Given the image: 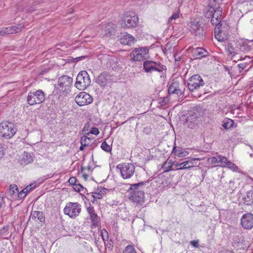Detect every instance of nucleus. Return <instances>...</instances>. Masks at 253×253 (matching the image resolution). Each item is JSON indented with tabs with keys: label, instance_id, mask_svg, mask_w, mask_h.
I'll list each match as a JSON object with an SVG mask.
<instances>
[{
	"label": "nucleus",
	"instance_id": "1",
	"mask_svg": "<svg viewBox=\"0 0 253 253\" xmlns=\"http://www.w3.org/2000/svg\"><path fill=\"white\" fill-rule=\"evenodd\" d=\"M147 181H142L131 184L127 191L130 193L129 199L137 204L142 205L144 202V192L143 190Z\"/></svg>",
	"mask_w": 253,
	"mask_h": 253
},
{
	"label": "nucleus",
	"instance_id": "2",
	"mask_svg": "<svg viewBox=\"0 0 253 253\" xmlns=\"http://www.w3.org/2000/svg\"><path fill=\"white\" fill-rule=\"evenodd\" d=\"M90 83L91 80L87 72L82 71L77 77L75 86L78 89L83 90L90 84Z\"/></svg>",
	"mask_w": 253,
	"mask_h": 253
},
{
	"label": "nucleus",
	"instance_id": "3",
	"mask_svg": "<svg viewBox=\"0 0 253 253\" xmlns=\"http://www.w3.org/2000/svg\"><path fill=\"white\" fill-rule=\"evenodd\" d=\"M13 124L8 122H2L0 124V135L6 139L13 137L16 132Z\"/></svg>",
	"mask_w": 253,
	"mask_h": 253
},
{
	"label": "nucleus",
	"instance_id": "4",
	"mask_svg": "<svg viewBox=\"0 0 253 253\" xmlns=\"http://www.w3.org/2000/svg\"><path fill=\"white\" fill-rule=\"evenodd\" d=\"M143 68L144 72L147 74H151L154 71L161 73L166 69V67L160 62L146 60L143 62Z\"/></svg>",
	"mask_w": 253,
	"mask_h": 253
},
{
	"label": "nucleus",
	"instance_id": "5",
	"mask_svg": "<svg viewBox=\"0 0 253 253\" xmlns=\"http://www.w3.org/2000/svg\"><path fill=\"white\" fill-rule=\"evenodd\" d=\"M45 96L44 93L41 89L30 91L27 97V101L31 106L40 104L44 101Z\"/></svg>",
	"mask_w": 253,
	"mask_h": 253
},
{
	"label": "nucleus",
	"instance_id": "6",
	"mask_svg": "<svg viewBox=\"0 0 253 253\" xmlns=\"http://www.w3.org/2000/svg\"><path fill=\"white\" fill-rule=\"evenodd\" d=\"M117 169L120 170L122 177L124 179L131 178L135 171V167L131 163H122L117 166Z\"/></svg>",
	"mask_w": 253,
	"mask_h": 253
},
{
	"label": "nucleus",
	"instance_id": "7",
	"mask_svg": "<svg viewBox=\"0 0 253 253\" xmlns=\"http://www.w3.org/2000/svg\"><path fill=\"white\" fill-rule=\"evenodd\" d=\"M124 22L122 23V27L126 28H134L136 27L138 23V17L135 13L133 12H126L124 17Z\"/></svg>",
	"mask_w": 253,
	"mask_h": 253
},
{
	"label": "nucleus",
	"instance_id": "8",
	"mask_svg": "<svg viewBox=\"0 0 253 253\" xmlns=\"http://www.w3.org/2000/svg\"><path fill=\"white\" fill-rule=\"evenodd\" d=\"M147 47H139L132 51L130 56L133 61H140L149 58Z\"/></svg>",
	"mask_w": 253,
	"mask_h": 253
},
{
	"label": "nucleus",
	"instance_id": "9",
	"mask_svg": "<svg viewBox=\"0 0 253 253\" xmlns=\"http://www.w3.org/2000/svg\"><path fill=\"white\" fill-rule=\"evenodd\" d=\"M205 85V82L202 77L198 75H194L188 80L187 86L189 90L193 92Z\"/></svg>",
	"mask_w": 253,
	"mask_h": 253
},
{
	"label": "nucleus",
	"instance_id": "10",
	"mask_svg": "<svg viewBox=\"0 0 253 253\" xmlns=\"http://www.w3.org/2000/svg\"><path fill=\"white\" fill-rule=\"evenodd\" d=\"M81 211V205L78 203H68L64 209V213L72 218L77 216Z\"/></svg>",
	"mask_w": 253,
	"mask_h": 253
},
{
	"label": "nucleus",
	"instance_id": "11",
	"mask_svg": "<svg viewBox=\"0 0 253 253\" xmlns=\"http://www.w3.org/2000/svg\"><path fill=\"white\" fill-rule=\"evenodd\" d=\"M72 82V78L66 75L62 76L58 79L57 89L60 92H67L69 90Z\"/></svg>",
	"mask_w": 253,
	"mask_h": 253
},
{
	"label": "nucleus",
	"instance_id": "12",
	"mask_svg": "<svg viewBox=\"0 0 253 253\" xmlns=\"http://www.w3.org/2000/svg\"><path fill=\"white\" fill-rule=\"evenodd\" d=\"M188 26L189 31L191 33L199 37H201L203 35V27L202 24L196 19H195L188 24Z\"/></svg>",
	"mask_w": 253,
	"mask_h": 253
},
{
	"label": "nucleus",
	"instance_id": "13",
	"mask_svg": "<svg viewBox=\"0 0 253 253\" xmlns=\"http://www.w3.org/2000/svg\"><path fill=\"white\" fill-rule=\"evenodd\" d=\"M198 115L194 111H188L184 125L188 127L193 129L198 124Z\"/></svg>",
	"mask_w": 253,
	"mask_h": 253
},
{
	"label": "nucleus",
	"instance_id": "14",
	"mask_svg": "<svg viewBox=\"0 0 253 253\" xmlns=\"http://www.w3.org/2000/svg\"><path fill=\"white\" fill-rule=\"evenodd\" d=\"M93 101L91 96L85 92L80 93L75 97V101L80 106H84L90 104Z\"/></svg>",
	"mask_w": 253,
	"mask_h": 253
},
{
	"label": "nucleus",
	"instance_id": "15",
	"mask_svg": "<svg viewBox=\"0 0 253 253\" xmlns=\"http://www.w3.org/2000/svg\"><path fill=\"white\" fill-rule=\"evenodd\" d=\"M241 224L245 229H251L253 227V214L249 212L244 214L241 218Z\"/></svg>",
	"mask_w": 253,
	"mask_h": 253
},
{
	"label": "nucleus",
	"instance_id": "16",
	"mask_svg": "<svg viewBox=\"0 0 253 253\" xmlns=\"http://www.w3.org/2000/svg\"><path fill=\"white\" fill-rule=\"evenodd\" d=\"M112 81V76L106 72H104L98 76L96 79L95 82L100 86L104 87L110 83Z\"/></svg>",
	"mask_w": 253,
	"mask_h": 253
},
{
	"label": "nucleus",
	"instance_id": "17",
	"mask_svg": "<svg viewBox=\"0 0 253 253\" xmlns=\"http://www.w3.org/2000/svg\"><path fill=\"white\" fill-rule=\"evenodd\" d=\"M196 160H200V159L192 158L188 161H184L180 164L178 163L176 161H174L172 162V164L175 167L176 170L189 169L194 167L193 161Z\"/></svg>",
	"mask_w": 253,
	"mask_h": 253
},
{
	"label": "nucleus",
	"instance_id": "18",
	"mask_svg": "<svg viewBox=\"0 0 253 253\" xmlns=\"http://www.w3.org/2000/svg\"><path fill=\"white\" fill-rule=\"evenodd\" d=\"M212 15L211 22L212 25L216 26L222 25L221 21V16L222 13V9H212Z\"/></svg>",
	"mask_w": 253,
	"mask_h": 253
},
{
	"label": "nucleus",
	"instance_id": "19",
	"mask_svg": "<svg viewBox=\"0 0 253 253\" xmlns=\"http://www.w3.org/2000/svg\"><path fill=\"white\" fill-rule=\"evenodd\" d=\"M23 28V26L21 25L16 26H10L6 28H2L0 30V36H3L7 34H11L14 33H18Z\"/></svg>",
	"mask_w": 253,
	"mask_h": 253
},
{
	"label": "nucleus",
	"instance_id": "20",
	"mask_svg": "<svg viewBox=\"0 0 253 253\" xmlns=\"http://www.w3.org/2000/svg\"><path fill=\"white\" fill-rule=\"evenodd\" d=\"M215 38L219 42H223L226 40V36L225 32L223 30L222 25L216 26L214 28Z\"/></svg>",
	"mask_w": 253,
	"mask_h": 253
},
{
	"label": "nucleus",
	"instance_id": "21",
	"mask_svg": "<svg viewBox=\"0 0 253 253\" xmlns=\"http://www.w3.org/2000/svg\"><path fill=\"white\" fill-rule=\"evenodd\" d=\"M87 212L89 215V218L91 221V226L92 227H97L98 225V216L95 212L93 207H88L87 209Z\"/></svg>",
	"mask_w": 253,
	"mask_h": 253
},
{
	"label": "nucleus",
	"instance_id": "22",
	"mask_svg": "<svg viewBox=\"0 0 253 253\" xmlns=\"http://www.w3.org/2000/svg\"><path fill=\"white\" fill-rule=\"evenodd\" d=\"M120 42L123 44L131 45L135 42V39L130 34L126 33L121 38Z\"/></svg>",
	"mask_w": 253,
	"mask_h": 253
},
{
	"label": "nucleus",
	"instance_id": "23",
	"mask_svg": "<svg viewBox=\"0 0 253 253\" xmlns=\"http://www.w3.org/2000/svg\"><path fill=\"white\" fill-rule=\"evenodd\" d=\"M244 204L247 206L253 205V190H251L247 192L242 198Z\"/></svg>",
	"mask_w": 253,
	"mask_h": 253
},
{
	"label": "nucleus",
	"instance_id": "24",
	"mask_svg": "<svg viewBox=\"0 0 253 253\" xmlns=\"http://www.w3.org/2000/svg\"><path fill=\"white\" fill-rule=\"evenodd\" d=\"M209 53L203 48H197L194 52L195 59H201L203 57L208 56Z\"/></svg>",
	"mask_w": 253,
	"mask_h": 253
},
{
	"label": "nucleus",
	"instance_id": "25",
	"mask_svg": "<svg viewBox=\"0 0 253 253\" xmlns=\"http://www.w3.org/2000/svg\"><path fill=\"white\" fill-rule=\"evenodd\" d=\"M119 66L118 59L115 56H111L108 58L107 62V66L109 69L116 70Z\"/></svg>",
	"mask_w": 253,
	"mask_h": 253
},
{
	"label": "nucleus",
	"instance_id": "26",
	"mask_svg": "<svg viewBox=\"0 0 253 253\" xmlns=\"http://www.w3.org/2000/svg\"><path fill=\"white\" fill-rule=\"evenodd\" d=\"M223 0H209L208 5L212 9H222L221 5H223Z\"/></svg>",
	"mask_w": 253,
	"mask_h": 253
},
{
	"label": "nucleus",
	"instance_id": "27",
	"mask_svg": "<svg viewBox=\"0 0 253 253\" xmlns=\"http://www.w3.org/2000/svg\"><path fill=\"white\" fill-rule=\"evenodd\" d=\"M227 51L228 54L229 55H231L232 58H233L234 56H235V58L237 59L238 60H241L242 59V56H239V57L235 56L236 55L238 54V48H235L233 47V45H232L231 43L229 44L228 45Z\"/></svg>",
	"mask_w": 253,
	"mask_h": 253
},
{
	"label": "nucleus",
	"instance_id": "28",
	"mask_svg": "<svg viewBox=\"0 0 253 253\" xmlns=\"http://www.w3.org/2000/svg\"><path fill=\"white\" fill-rule=\"evenodd\" d=\"M172 154H173L175 156L178 158H181L187 156L189 152L187 151L184 150L182 148L177 149L176 146H173Z\"/></svg>",
	"mask_w": 253,
	"mask_h": 253
},
{
	"label": "nucleus",
	"instance_id": "29",
	"mask_svg": "<svg viewBox=\"0 0 253 253\" xmlns=\"http://www.w3.org/2000/svg\"><path fill=\"white\" fill-rule=\"evenodd\" d=\"M30 217L32 219L38 218L41 222L43 223L45 221V218L44 215L42 211H33L31 212Z\"/></svg>",
	"mask_w": 253,
	"mask_h": 253
},
{
	"label": "nucleus",
	"instance_id": "30",
	"mask_svg": "<svg viewBox=\"0 0 253 253\" xmlns=\"http://www.w3.org/2000/svg\"><path fill=\"white\" fill-rule=\"evenodd\" d=\"M234 122L233 120L229 118H225L222 122V126L225 129H229L234 127Z\"/></svg>",
	"mask_w": 253,
	"mask_h": 253
},
{
	"label": "nucleus",
	"instance_id": "31",
	"mask_svg": "<svg viewBox=\"0 0 253 253\" xmlns=\"http://www.w3.org/2000/svg\"><path fill=\"white\" fill-rule=\"evenodd\" d=\"M33 162V158L30 154L24 152L23 157L21 160V163L23 165H27Z\"/></svg>",
	"mask_w": 253,
	"mask_h": 253
},
{
	"label": "nucleus",
	"instance_id": "32",
	"mask_svg": "<svg viewBox=\"0 0 253 253\" xmlns=\"http://www.w3.org/2000/svg\"><path fill=\"white\" fill-rule=\"evenodd\" d=\"M107 189L102 188L101 190L97 189L96 192L93 193L95 195H92L94 199H100L103 197V196L106 194Z\"/></svg>",
	"mask_w": 253,
	"mask_h": 253
},
{
	"label": "nucleus",
	"instance_id": "33",
	"mask_svg": "<svg viewBox=\"0 0 253 253\" xmlns=\"http://www.w3.org/2000/svg\"><path fill=\"white\" fill-rule=\"evenodd\" d=\"M103 30L104 31V33L102 34V35L108 36L113 32L114 29L112 27V24L108 23L104 26Z\"/></svg>",
	"mask_w": 253,
	"mask_h": 253
},
{
	"label": "nucleus",
	"instance_id": "34",
	"mask_svg": "<svg viewBox=\"0 0 253 253\" xmlns=\"http://www.w3.org/2000/svg\"><path fill=\"white\" fill-rule=\"evenodd\" d=\"M237 48L238 49V51L247 53L251 50V47L247 43H244L242 44H240L239 46H237Z\"/></svg>",
	"mask_w": 253,
	"mask_h": 253
},
{
	"label": "nucleus",
	"instance_id": "35",
	"mask_svg": "<svg viewBox=\"0 0 253 253\" xmlns=\"http://www.w3.org/2000/svg\"><path fill=\"white\" fill-rule=\"evenodd\" d=\"M218 165L221 167H226V165H227V163L226 162H228V160L226 157L218 155Z\"/></svg>",
	"mask_w": 253,
	"mask_h": 253
},
{
	"label": "nucleus",
	"instance_id": "36",
	"mask_svg": "<svg viewBox=\"0 0 253 253\" xmlns=\"http://www.w3.org/2000/svg\"><path fill=\"white\" fill-rule=\"evenodd\" d=\"M179 84L177 82H173L169 86L168 88V92L169 94H174L176 89L179 87Z\"/></svg>",
	"mask_w": 253,
	"mask_h": 253
},
{
	"label": "nucleus",
	"instance_id": "37",
	"mask_svg": "<svg viewBox=\"0 0 253 253\" xmlns=\"http://www.w3.org/2000/svg\"><path fill=\"white\" fill-rule=\"evenodd\" d=\"M172 163L166 161L164 164L162 168L164 172H168L172 169Z\"/></svg>",
	"mask_w": 253,
	"mask_h": 253
},
{
	"label": "nucleus",
	"instance_id": "38",
	"mask_svg": "<svg viewBox=\"0 0 253 253\" xmlns=\"http://www.w3.org/2000/svg\"><path fill=\"white\" fill-rule=\"evenodd\" d=\"M15 192H18V188L17 185L15 184L11 185L8 192V194L12 197L14 195Z\"/></svg>",
	"mask_w": 253,
	"mask_h": 253
},
{
	"label": "nucleus",
	"instance_id": "39",
	"mask_svg": "<svg viewBox=\"0 0 253 253\" xmlns=\"http://www.w3.org/2000/svg\"><path fill=\"white\" fill-rule=\"evenodd\" d=\"M227 163V165H226V167L230 169L233 171H238L239 170L238 167L236 166L234 163L231 162L230 161L226 162Z\"/></svg>",
	"mask_w": 253,
	"mask_h": 253
},
{
	"label": "nucleus",
	"instance_id": "40",
	"mask_svg": "<svg viewBox=\"0 0 253 253\" xmlns=\"http://www.w3.org/2000/svg\"><path fill=\"white\" fill-rule=\"evenodd\" d=\"M179 17V14L178 12H175L168 19V23L169 24H173V21L175 20Z\"/></svg>",
	"mask_w": 253,
	"mask_h": 253
},
{
	"label": "nucleus",
	"instance_id": "41",
	"mask_svg": "<svg viewBox=\"0 0 253 253\" xmlns=\"http://www.w3.org/2000/svg\"><path fill=\"white\" fill-rule=\"evenodd\" d=\"M123 253H136V252L132 246L128 245L125 247Z\"/></svg>",
	"mask_w": 253,
	"mask_h": 253
},
{
	"label": "nucleus",
	"instance_id": "42",
	"mask_svg": "<svg viewBox=\"0 0 253 253\" xmlns=\"http://www.w3.org/2000/svg\"><path fill=\"white\" fill-rule=\"evenodd\" d=\"M101 148L102 150L107 152L111 151V147L107 143L106 141H104L101 145Z\"/></svg>",
	"mask_w": 253,
	"mask_h": 253
},
{
	"label": "nucleus",
	"instance_id": "43",
	"mask_svg": "<svg viewBox=\"0 0 253 253\" xmlns=\"http://www.w3.org/2000/svg\"><path fill=\"white\" fill-rule=\"evenodd\" d=\"M101 236L103 240L105 242L106 240H108L109 238V235L108 232L105 229H103L101 231Z\"/></svg>",
	"mask_w": 253,
	"mask_h": 253
},
{
	"label": "nucleus",
	"instance_id": "44",
	"mask_svg": "<svg viewBox=\"0 0 253 253\" xmlns=\"http://www.w3.org/2000/svg\"><path fill=\"white\" fill-rule=\"evenodd\" d=\"M218 156L217 157H212L210 158H208V162L211 165H214L216 164H218Z\"/></svg>",
	"mask_w": 253,
	"mask_h": 253
},
{
	"label": "nucleus",
	"instance_id": "45",
	"mask_svg": "<svg viewBox=\"0 0 253 253\" xmlns=\"http://www.w3.org/2000/svg\"><path fill=\"white\" fill-rule=\"evenodd\" d=\"M35 185L33 186V184H31L27 186L25 188L23 189L22 190L24 191V193L27 195L29 192H30L32 189L35 188Z\"/></svg>",
	"mask_w": 253,
	"mask_h": 253
},
{
	"label": "nucleus",
	"instance_id": "46",
	"mask_svg": "<svg viewBox=\"0 0 253 253\" xmlns=\"http://www.w3.org/2000/svg\"><path fill=\"white\" fill-rule=\"evenodd\" d=\"M74 188L76 191L81 192L84 189V187L80 184H76L74 185Z\"/></svg>",
	"mask_w": 253,
	"mask_h": 253
},
{
	"label": "nucleus",
	"instance_id": "47",
	"mask_svg": "<svg viewBox=\"0 0 253 253\" xmlns=\"http://www.w3.org/2000/svg\"><path fill=\"white\" fill-rule=\"evenodd\" d=\"M212 11L211 10V8L209 7V9L208 11H207L205 12V16L207 18H212Z\"/></svg>",
	"mask_w": 253,
	"mask_h": 253
},
{
	"label": "nucleus",
	"instance_id": "48",
	"mask_svg": "<svg viewBox=\"0 0 253 253\" xmlns=\"http://www.w3.org/2000/svg\"><path fill=\"white\" fill-rule=\"evenodd\" d=\"M89 133L97 135L99 133V130L98 128L93 127L91 128Z\"/></svg>",
	"mask_w": 253,
	"mask_h": 253
},
{
	"label": "nucleus",
	"instance_id": "49",
	"mask_svg": "<svg viewBox=\"0 0 253 253\" xmlns=\"http://www.w3.org/2000/svg\"><path fill=\"white\" fill-rule=\"evenodd\" d=\"M17 193H18V198L19 199H22L24 198L26 196V194L24 193V191H23L22 190L20 192L18 191V192H17Z\"/></svg>",
	"mask_w": 253,
	"mask_h": 253
},
{
	"label": "nucleus",
	"instance_id": "50",
	"mask_svg": "<svg viewBox=\"0 0 253 253\" xmlns=\"http://www.w3.org/2000/svg\"><path fill=\"white\" fill-rule=\"evenodd\" d=\"M69 183L73 185H75L77 182V179L75 177H71L68 180Z\"/></svg>",
	"mask_w": 253,
	"mask_h": 253
},
{
	"label": "nucleus",
	"instance_id": "51",
	"mask_svg": "<svg viewBox=\"0 0 253 253\" xmlns=\"http://www.w3.org/2000/svg\"><path fill=\"white\" fill-rule=\"evenodd\" d=\"M247 64L245 63L239 64L238 66L240 68L239 72L241 73L244 69L246 68Z\"/></svg>",
	"mask_w": 253,
	"mask_h": 253
},
{
	"label": "nucleus",
	"instance_id": "52",
	"mask_svg": "<svg viewBox=\"0 0 253 253\" xmlns=\"http://www.w3.org/2000/svg\"><path fill=\"white\" fill-rule=\"evenodd\" d=\"M190 244L195 248H198L199 246L198 240H193L190 242Z\"/></svg>",
	"mask_w": 253,
	"mask_h": 253
},
{
	"label": "nucleus",
	"instance_id": "53",
	"mask_svg": "<svg viewBox=\"0 0 253 253\" xmlns=\"http://www.w3.org/2000/svg\"><path fill=\"white\" fill-rule=\"evenodd\" d=\"M4 155V152L3 150V148L1 144H0V160L3 157Z\"/></svg>",
	"mask_w": 253,
	"mask_h": 253
},
{
	"label": "nucleus",
	"instance_id": "54",
	"mask_svg": "<svg viewBox=\"0 0 253 253\" xmlns=\"http://www.w3.org/2000/svg\"><path fill=\"white\" fill-rule=\"evenodd\" d=\"M182 93V90L179 88V87L176 89L174 91V94H176L178 96H180Z\"/></svg>",
	"mask_w": 253,
	"mask_h": 253
},
{
	"label": "nucleus",
	"instance_id": "55",
	"mask_svg": "<svg viewBox=\"0 0 253 253\" xmlns=\"http://www.w3.org/2000/svg\"><path fill=\"white\" fill-rule=\"evenodd\" d=\"M84 170H85V168L82 167L81 171L83 173V177H84V178L85 179H86L87 178L88 175L85 173V172L84 171Z\"/></svg>",
	"mask_w": 253,
	"mask_h": 253
},
{
	"label": "nucleus",
	"instance_id": "56",
	"mask_svg": "<svg viewBox=\"0 0 253 253\" xmlns=\"http://www.w3.org/2000/svg\"><path fill=\"white\" fill-rule=\"evenodd\" d=\"M4 202L3 201V197L0 196V208H1L2 206L4 205Z\"/></svg>",
	"mask_w": 253,
	"mask_h": 253
},
{
	"label": "nucleus",
	"instance_id": "57",
	"mask_svg": "<svg viewBox=\"0 0 253 253\" xmlns=\"http://www.w3.org/2000/svg\"><path fill=\"white\" fill-rule=\"evenodd\" d=\"M175 60L176 61H180L181 59V58L180 56L178 54H176L174 55Z\"/></svg>",
	"mask_w": 253,
	"mask_h": 253
},
{
	"label": "nucleus",
	"instance_id": "58",
	"mask_svg": "<svg viewBox=\"0 0 253 253\" xmlns=\"http://www.w3.org/2000/svg\"><path fill=\"white\" fill-rule=\"evenodd\" d=\"M85 58V56H80V57H77L75 60L77 61H80V60H83V59H84Z\"/></svg>",
	"mask_w": 253,
	"mask_h": 253
},
{
	"label": "nucleus",
	"instance_id": "59",
	"mask_svg": "<svg viewBox=\"0 0 253 253\" xmlns=\"http://www.w3.org/2000/svg\"><path fill=\"white\" fill-rule=\"evenodd\" d=\"M81 144H82V146L80 147V150H84V146H87V144H86L85 143H84V144H83L82 142H81Z\"/></svg>",
	"mask_w": 253,
	"mask_h": 253
},
{
	"label": "nucleus",
	"instance_id": "60",
	"mask_svg": "<svg viewBox=\"0 0 253 253\" xmlns=\"http://www.w3.org/2000/svg\"><path fill=\"white\" fill-rule=\"evenodd\" d=\"M220 253H234V252L231 251L227 250L224 252H222Z\"/></svg>",
	"mask_w": 253,
	"mask_h": 253
},
{
	"label": "nucleus",
	"instance_id": "61",
	"mask_svg": "<svg viewBox=\"0 0 253 253\" xmlns=\"http://www.w3.org/2000/svg\"><path fill=\"white\" fill-rule=\"evenodd\" d=\"M87 169V170H88V171H91V168H90V167L89 166H88L87 167V168H86V169Z\"/></svg>",
	"mask_w": 253,
	"mask_h": 253
},
{
	"label": "nucleus",
	"instance_id": "62",
	"mask_svg": "<svg viewBox=\"0 0 253 253\" xmlns=\"http://www.w3.org/2000/svg\"><path fill=\"white\" fill-rule=\"evenodd\" d=\"M250 23L251 24L253 25V18L250 20Z\"/></svg>",
	"mask_w": 253,
	"mask_h": 253
},
{
	"label": "nucleus",
	"instance_id": "63",
	"mask_svg": "<svg viewBox=\"0 0 253 253\" xmlns=\"http://www.w3.org/2000/svg\"><path fill=\"white\" fill-rule=\"evenodd\" d=\"M246 58H250V57L248 56H246L243 59H245Z\"/></svg>",
	"mask_w": 253,
	"mask_h": 253
},
{
	"label": "nucleus",
	"instance_id": "64",
	"mask_svg": "<svg viewBox=\"0 0 253 253\" xmlns=\"http://www.w3.org/2000/svg\"><path fill=\"white\" fill-rule=\"evenodd\" d=\"M250 155L251 157H252L253 156V153L250 154Z\"/></svg>",
	"mask_w": 253,
	"mask_h": 253
}]
</instances>
